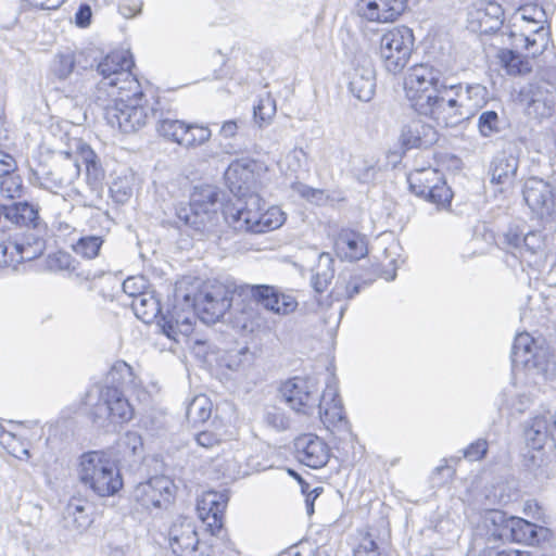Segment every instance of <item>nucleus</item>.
<instances>
[{
    "instance_id": "14",
    "label": "nucleus",
    "mask_w": 556,
    "mask_h": 556,
    "mask_svg": "<svg viewBox=\"0 0 556 556\" xmlns=\"http://www.w3.org/2000/svg\"><path fill=\"white\" fill-rule=\"evenodd\" d=\"M261 201L257 193H251L244 200L238 198L236 203L227 204L223 208L226 223L237 231L260 233Z\"/></svg>"
},
{
    "instance_id": "46",
    "label": "nucleus",
    "mask_w": 556,
    "mask_h": 556,
    "mask_svg": "<svg viewBox=\"0 0 556 556\" xmlns=\"http://www.w3.org/2000/svg\"><path fill=\"white\" fill-rule=\"evenodd\" d=\"M503 119L494 110H485L478 117L477 127L483 138L498 134L502 130Z\"/></svg>"
},
{
    "instance_id": "4",
    "label": "nucleus",
    "mask_w": 556,
    "mask_h": 556,
    "mask_svg": "<svg viewBox=\"0 0 556 556\" xmlns=\"http://www.w3.org/2000/svg\"><path fill=\"white\" fill-rule=\"evenodd\" d=\"M516 30H509L506 36L510 45L516 48H527V52L536 58L547 49L551 30L545 9L538 3H526L518 8L516 13Z\"/></svg>"
},
{
    "instance_id": "15",
    "label": "nucleus",
    "mask_w": 556,
    "mask_h": 556,
    "mask_svg": "<svg viewBox=\"0 0 556 556\" xmlns=\"http://www.w3.org/2000/svg\"><path fill=\"white\" fill-rule=\"evenodd\" d=\"M35 260V235L23 233L15 236L12 240L0 242V267H12L23 271H31Z\"/></svg>"
},
{
    "instance_id": "26",
    "label": "nucleus",
    "mask_w": 556,
    "mask_h": 556,
    "mask_svg": "<svg viewBox=\"0 0 556 556\" xmlns=\"http://www.w3.org/2000/svg\"><path fill=\"white\" fill-rule=\"evenodd\" d=\"M349 90L359 101L368 102L376 90L375 68L370 62L356 65L349 76Z\"/></svg>"
},
{
    "instance_id": "52",
    "label": "nucleus",
    "mask_w": 556,
    "mask_h": 556,
    "mask_svg": "<svg viewBox=\"0 0 556 556\" xmlns=\"http://www.w3.org/2000/svg\"><path fill=\"white\" fill-rule=\"evenodd\" d=\"M0 443L7 445L9 453L18 459H28L30 452L22 442H20L11 432L0 427Z\"/></svg>"
},
{
    "instance_id": "11",
    "label": "nucleus",
    "mask_w": 556,
    "mask_h": 556,
    "mask_svg": "<svg viewBox=\"0 0 556 556\" xmlns=\"http://www.w3.org/2000/svg\"><path fill=\"white\" fill-rule=\"evenodd\" d=\"M283 402L294 412L313 415L319 402L316 382L307 377H293L283 382L279 389Z\"/></svg>"
},
{
    "instance_id": "35",
    "label": "nucleus",
    "mask_w": 556,
    "mask_h": 556,
    "mask_svg": "<svg viewBox=\"0 0 556 556\" xmlns=\"http://www.w3.org/2000/svg\"><path fill=\"white\" fill-rule=\"evenodd\" d=\"M511 520H514V516H509L503 510L488 511L484 516V523L489 540L510 542Z\"/></svg>"
},
{
    "instance_id": "42",
    "label": "nucleus",
    "mask_w": 556,
    "mask_h": 556,
    "mask_svg": "<svg viewBox=\"0 0 556 556\" xmlns=\"http://www.w3.org/2000/svg\"><path fill=\"white\" fill-rule=\"evenodd\" d=\"M545 237L539 230H529L525 232L519 255L531 263L532 257H541L544 255Z\"/></svg>"
},
{
    "instance_id": "1",
    "label": "nucleus",
    "mask_w": 556,
    "mask_h": 556,
    "mask_svg": "<svg viewBox=\"0 0 556 556\" xmlns=\"http://www.w3.org/2000/svg\"><path fill=\"white\" fill-rule=\"evenodd\" d=\"M134 61L124 52L108 54L97 66L102 76L99 92H105L111 103L104 106V118L112 127L130 134L144 127L159 115V99H147L140 84L130 72Z\"/></svg>"
},
{
    "instance_id": "41",
    "label": "nucleus",
    "mask_w": 556,
    "mask_h": 556,
    "mask_svg": "<svg viewBox=\"0 0 556 556\" xmlns=\"http://www.w3.org/2000/svg\"><path fill=\"white\" fill-rule=\"evenodd\" d=\"M2 215L15 225L35 228V207L28 202L2 205Z\"/></svg>"
},
{
    "instance_id": "60",
    "label": "nucleus",
    "mask_w": 556,
    "mask_h": 556,
    "mask_svg": "<svg viewBox=\"0 0 556 556\" xmlns=\"http://www.w3.org/2000/svg\"><path fill=\"white\" fill-rule=\"evenodd\" d=\"M484 241L486 245H497L498 235H495L485 223H481L475 227L473 242Z\"/></svg>"
},
{
    "instance_id": "24",
    "label": "nucleus",
    "mask_w": 556,
    "mask_h": 556,
    "mask_svg": "<svg viewBox=\"0 0 556 556\" xmlns=\"http://www.w3.org/2000/svg\"><path fill=\"white\" fill-rule=\"evenodd\" d=\"M228 496L224 492L208 491L203 494L198 504L200 517L207 523L212 534L223 527L224 511L227 507Z\"/></svg>"
},
{
    "instance_id": "43",
    "label": "nucleus",
    "mask_w": 556,
    "mask_h": 556,
    "mask_svg": "<svg viewBox=\"0 0 556 556\" xmlns=\"http://www.w3.org/2000/svg\"><path fill=\"white\" fill-rule=\"evenodd\" d=\"M526 228L523 224H509L502 233H498L497 247L519 254Z\"/></svg>"
},
{
    "instance_id": "2",
    "label": "nucleus",
    "mask_w": 556,
    "mask_h": 556,
    "mask_svg": "<svg viewBox=\"0 0 556 556\" xmlns=\"http://www.w3.org/2000/svg\"><path fill=\"white\" fill-rule=\"evenodd\" d=\"M406 98L419 114L444 126H455L451 121L456 102L450 98L451 90L442 80V72L428 63L409 68L404 81Z\"/></svg>"
},
{
    "instance_id": "63",
    "label": "nucleus",
    "mask_w": 556,
    "mask_h": 556,
    "mask_svg": "<svg viewBox=\"0 0 556 556\" xmlns=\"http://www.w3.org/2000/svg\"><path fill=\"white\" fill-rule=\"evenodd\" d=\"M242 125L241 119L225 121L220 126L219 135L226 139L233 138Z\"/></svg>"
},
{
    "instance_id": "29",
    "label": "nucleus",
    "mask_w": 556,
    "mask_h": 556,
    "mask_svg": "<svg viewBox=\"0 0 556 556\" xmlns=\"http://www.w3.org/2000/svg\"><path fill=\"white\" fill-rule=\"evenodd\" d=\"M334 247L339 257L351 262L358 261L368 253L366 238L350 229L339 232Z\"/></svg>"
},
{
    "instance_id": "33",
    "label": "nucleus",
    "mask_w": 556,
    "mask_h": 556,
    "mask_svg": "<svg viewBox=\"0 0 556 556\" xmlns=\"http://www.w3.org/2000/svg\"><path fill=\"white\" fill-rule=\"evenodd\" d=\"M386 538L374 527L358 531V543L353 549L354 556H383Z\"/></svg>"
},
{
    "instance_id": "34",
    "label": "nucleus",
    "mask_w": 556,
    "mask_h": 556,
    "mask_svg": "<svg viewBox=\"0 0 556 556\" xmlns=\"http://www.w3.org/2000/svg\"><path fill=\"white\" fill-rule=\"evenodd\" d=\"M90 506L81 498L73 497L66 504L63 510L65 527L76 531L86 530L92 522L89 513Z\"/></svg>"
},
{
    "instance_id": "20",
    "label": "nucleus",
    "mask_w": 556,
    "mask_h": 556,
    "mask_svg": "<svg viewBox=\"0 0 556 556\" xmlns=\"http://www.w3.org/2000/svg\"><path fill=\"white\" fill-rule=\"evenodd\" d=\"M407 0H358L356 12L369 22L391 23L405 11Z\"/></svg>"
},
{
    "instance_id": "12",
    "label": "nucleus",
    "mask_w": 556,
    "mask_h": 556,
    "mask_svg": "<svg viewBox=\"0 0 556 556\" xmlns=\"http://www.w3.org/2000/svg\"><path fill=\"white\" fill-rule=\"evenodd\" d=\"M176 486L165 476H154L138 483L132 491V500L142 508L167 509L174 502Z\"/></svg>"
},
{
    "instance_id": "28",
    "label": "nucleus",
    "mask_w": 556,
    "mask_h": 556,
    "mask_svg": "<svg viewBox=\"0 0 556 556\" xmlns=\"http://www.w3.org/2000/svg\"><path fill=\"white\" fill-rule=\"evenodd\" d=\"M315 412L320 416L324 424L331 426L348 424L342 401L334 386L327 384L321 396L319 395V402Z\"/></svg>"
},
{
    "instance_id": "19",
    "label": "nucleus",
    "mask_w": 556,
    "mask_h": 556,
    "mask_svg": "<svg viewBox=\"0 0 556 556\" xmlns=\"http://www.w3.org/2000/svg\"><path fill=\"white\" fill-rule=\"evenodd\" d=\"M514 367L543 368L547 362V351L528 333H518L514 340L511 354Z\"/></svg>"
},
{
    "instance_id": "32",
    "label": "nucleus",
    "mask_w": 556,
    "mask_h": 556,
    "mask_svg": "<svg viewBox=\"0 0 556 556\" xmlns=\"http://www.w3.org/2000/svg\"><path fill=\"white\" fill-rule=\"evenodd\" d=\"M554 414L535 416L525 427V439L529 448L544 447L548 437L553 438Z\"/></svg>"
},
{
    "instance_id": "3",
    "label": "nucleus",
    "mask_w": 556,
    "mask_h": 556,
    "mask_svg": "<svg viewBox=\"0 0 556 556\" xmlns=\"http://www.w3.org/2000/svg\"><path fill=\"white\" fill-rule=\"evenodd\" d=\"M132 368L124 361L116 362L105 378V386H93L85 396V404L90 407L92 421L100 427L106 424L129 421L134 409L126 392L135 387Z\"/></svg>"
},
{
    "instance_id": "61",
    "label": "nucleus",
    "mask_w": 556,
    "mask_h": 556,
    "mask_svg": "<svg viewBox=\"0 0 556 556\" xmlns=\"http://www.w3.org/2000/svg\"><path fill=\"white\" fill-rule=\"evenodd\" d=\"M488 452V442L484 439H478L472 442L465 451L464 456L469 460H480Z\"/></svg>"
},
{
    "instance_id": "25",
    "label": "nucleus",
    "mask_w": 556,
    "mask_h": 556,
    "mask_svg": "<svg viewBox=\"0 0 556 556\" xmlns=\"http://www.w3.org/2000/svg\"><path fill=\"white\" fill-rule=\"evenodd\" d=\"M42 267L45 270L50 273H64L70 278H76L78 280H93L100 275L92 273L91 270L80 269L79 263L72 257L71 254L63 251H58L49 254L45 260Z\"/></svg>"
},
{
    "instance_id": "13",
    "label": "nucleus",
    "mask_w": 556,
    "mask_h": 556,
    "mask_svg": "<svg viewBox=\"0 0 556 556\" xmlns=\"http://www.w3.org/2000/svg\"><path fill=\"white\" fill-rule=\"evenodd\" d=\"M37 168V185L52 190L71 186L80 175L77 160L70 154L52 156L49 164H40Z\"/></svg>"
},
{
    "instance_id": "6",
    "label": "nucleus",
    "mask_w": 556,
    "mask_h": 556,
    "mask_svg": "<svg viewBox=\"0 0 556 556\" xmlns=\"http://www.w3.org/2000/svg\"><path fill=\"white\" fill-rule=\"evenodd\" d=\"M220 194L219 189L212 185L194 187L189 204L176 208L177 218L198 232L210 231L218 219Z\"/></svg>"
},
{
    "instance_id": "39",
    "label": "nucleus",
    "mask_w": 556,
    "mask_h": 556,
    "mask_svg": "<svg viewBox=\"0 0 556 556\" xmlns=\"http://www.w3.org/2000/svg\"><path fill=\"white\" fill-rule=\"evenodd\" d=\"M135 315L146 324L152 323L161 314L160 301L151 293L143 292L131 302Z\"/></svg>"
},
{
    "instance_id": "27",
    "label": "nucleus",
    "mask_w": 556,
    "mask_h": 556,
    "mask_svg": "<svg viewBox=\"0 0 556 556\" xmlns=\"http://www.w3.org/2000/svg\"><path fill=\"white\" fill-rule=\"evenodd\" d=\"M437 139L433 127L420 121H412L402 127L399 140L404 150H410L429 148Z\"/></svg>"
},
{
    "instance_id": "44",
    "label": "nucleus",
    "mask_w": 556,
    "mask_h": 556,
    "mask_svg": "<svg viewBox=\"0 0 556 556\" xmlns=\"http://www.w3.org/2000/svg\"><path fill=\"white\" fill-rule=\"evenodd\" d=\"M211 414L212 402L204 394L194 396L186 409V417L193 425L205 422L211 417Z\"/></svg>"
},
{
    "instance_id": "49",
    "label": "nucleus",
    "mask_w": 556,
    "mask_h": 556,
    "mask_svg": "<svg viewBox=\"0 0 556 556\" xmlns=\"http://www.w3.org/2000/svg\"><path fill=\"white\" fill-rule=\"evenodd\" d=\"M103 244V240L99 236H86L77 240L76 243L72 244L74 252L81 255L85 258H94Z\"/></svg>"
},
{
    "instance_id": "62",
    "label": "nucleus",
    "mask_w": 556,
    "mask_h": 556,
    "mask_svg": "<svg viewBox=\"0 0 556 556\" xmlns=\"http://www.w3.org/2000/svg\"><path fill=\"white\" fill-rule=\"evenodd\" d=\"M478 556H532L530 552L519 549H500L494 546H486Z\"/></svg>"
},
{
    "instance_id": "64",
    "label": "nucleus",
    "mask_w": 556,
    "mask_h": 556,
    "mask_svg": "<svg viewBox=\"0 0 556 556\" xmlns=\"http://www.w3.org/2000/svg\"><path fill=\"white\" fill-rule=\"evenodd\" d=\"M291 189L299 193L302 198L311 200L314 199L316 195H321V190L314 189L303 182L294 181L291 184Z\"/></svg>"
},
{
    "instance_id": "58",
    "label": "nucleus",
    "mask_w": 556,
    "mask_h": 556,
    "mask_svg": "<svg viewBox=\"0 0 556 556\" xmlns=\"http://www.w3.org/2000/svg\"><path fill=\"white\" fill-rule=\"evenodd\" d=\"M422 198L431 203L444 205L445 203H450L452 193L442 179L434 187L426 191V194Z\"/></svg>"
},
{
    "instance_id": "30",
    "label": "nucleus",
    "mask_w": 556,
    "mask_h": 556,
    "mask_svg": "<svg viewBox=\"0 0 556 556\" xmlns=\"http://www.w3.org/2000/svg\"><path fill=\"white\" fill-rule=\"evenodd\" d=\"M551 536V530L545 527L532 523L523 518L514 516L511 520L510 542L527 545H538Z\"/></svg>"
},
{
    "instance_id": "23",
    "label": "nucleus",
    "mask_w": 556,
    "mask_h": 556,
    "mask_svg": "<svg viewBox=\"0 0 556 556\" xmlns=\"http://www.w3.org/2000/svg\"><path fill=\"white\" fill-rule=\"evenodd\" d=\"M503 10L497 3L479 7L468 13V28L480 35L496 34L503 26Z\"/></svg>"
},
{
    "instance_id": "51",
    "label": "nucleus",
    "mask_w": 556,
    "mask_h": 556,
    "mask_svg": "<svg viewBox=\"0 0 556 556\" xmlns=\"http://www.w3.org/2000/svg\"><path fill=\"white\" fill-rule=\"evenodd\" d=\"M447 89L451 90L450 98L455 100L456 108L455 112H453L451 121H455V125L465 118L466 113H468L467 109V85L463 87L462 84L447 86Z\"/></svg>"
},
{
    "instance_id": "17",
    "label": "nucleus",
    "mask_w": 556,
    "mask_h": 556,
    "mask_svg": "<svg viewBox=\"0 0 556 556\" xmlns=\"http://www.w3.org/2000/svg\"><path fill=\"white\" fill-rule=\"evenodd\" d=\"M522 195L531 212L540 219L551 217L556 211L554 189L541 178L531 177L526 180Z\"/></svg>"
},
{
    "instance_id": "16",
    "label": "nucleus",
    "mask_w": 556,
    "mask_h": 556,
    "mask_svg": "<svg viewBox=\"0 0 556 556\" xmlns=\"http://www.w3.org/2000/svg\"><path fill=\"white\" fill-rule=\"evenodd\" d=\"M262 169V164L254 160H242L232 163L225 173L230 191L240 199L256 193L258 173Z\"/></svg>"
},
{
    "instance_id": "57",
    "label": "nucleus",
    "mask_w": 556,
    "mask_h": 556,
    "mask_svg": "<svg viewBox=\"0 0 556 556\" xmlns=\"http://www.w3.org/2000/svg\"><path fill=\"white\" fill-rule=\"evenodd\" d=\"M110 192L116 203L124 204L131 198L132 187L127 178H118L112 182Z\"/></svg>"
},
{
    "instance_id": "7",
    "label": "nucleus",
    "mask_w": 556,
    "mask_h": 556,
    "mask_svg": "<svg viewBox=\"0 0 556 556\" xmlns=\"http://www.w3.org/2000/svg\"><path fill=\"white\" fill-rule=\"evenodd\" d=\"M235 286L216 283L206 286L194 298L184 295V301L193 306L197 316L205 324H214L231 307L232 302L238 298L235 293Z\"/></svg>"
},
{
    "instance_id": "5",
    "label": "nucleus",
    "mask_w": 556,
    "mask_h": 556,
    "mask_svg": "<svg viewBox=\"0 0 556 556\" xmlns=\"http://www.w3.org/2000/svg\"><path fill=\"white\" fill-rule=\"evenodd\" d=\"M79 480L99 496H112L123 488V479L115 462L101 451L81 455Z\"/></svg>"
},
{
    "instance_id": "18",
    "label": "nucleus",
    "mask_w": 556,
    "mask_h": 556,
    "mask_svg": "<svg viewBox=\"0 0 556 556\" xmlns=\"http://www.w3.org/2000/svg\"><path fill=\"white\" fill-rule=\"evenodd\" d=\"M197 317L193 306L184 301L181 307L175 304L170 311L162 314L157 325L167 338L179 342V337L188 338L192 333Z\"/></svg>"
},
{
    "instance_id": "40",
    "label": "nucleus",
    "mask_w": 556,
    "mask_h": 556,
    "mask_svg": "<svg viewBox=\"0 0 556 556\" xmlns=\"http://www.w3.org/2000/svg\"><path fill=\"white\" fill-rule=\"evenodd\" d=\"M525 466L538 479H548L552 475L551 460L544 447L529 448L525 455Z\"/></svg>"
},
{
    "instance_id": "21",
    "label": "nucleus",
    "mask_w": 556,
    "mask_h": 556,
    "mask_svg": "<svg viewBox=\"0 0 556 556\" xmlns=\"http://www.w3.org/2000/svg\"><path fill=\"white\" fill-rule=\"evenodd\" d=\"M294 452L298 460L307 467L317 469L329 460L327 444L313 433H305L294 440Z\"/></svg>"
},
{
    "instance_id": "31",
    "label": "nucleus",
    "mask_w": 556,
    "mask_h": 556,
    "mask_svg": "<svg viewBox=\"0 0 556 556\" xmlns=\"http://www.w3.org/2000/svg\"><path fill=\"white\" fill-rule=\"evenodd\" d=\"M519 166L518 157L507 151L498 152L492 160L489 174L491 182L496 185H510Z\"/></svg>"
},
{
    "instance_id": "38",
    "label": "nucleus",
    "mask_w": 556,
    "mask_h": 556,
    "mask_svg": "<svg viewBox=\"0 0 556 556\" xmlns=\"http://www.w3.org/2000/svg\"><path fill=\"white\" fill-rule=\"evenodd\" d=\"M441 180L442 176L440 172L431 167L415 169L407 176L409 189L417 197H424L426 191L434 187Z\"/></svg>"
},
{
    "instance_id": "37",
    "label": "nucleus",
    "mask_w": 556,
    "mask_h": 556,
    "mask_svg": "<svg viewBox=\"0 0 556 556\" xmlns=\"http://www.w3.org/2000/svg\"><path fill=\"white\" fill-rule=\"evenodd\" d=\"M156 131L164 139L175 142L181 147H184V140L186 136V130L188 129L186 122L175 119L168 116H165L164 112L160 111L156 117Z\"/></svg>"
},
{
    "instance_id": "50",
    "label": "nucleus",
    "mask_w": 556,
    "mask_h": 556,
    "mask_svg": "<svg viewBox=\"0 0 556 556\" xmlns=\"http://www.w3.org/2000/svg\"><path fill=\"white\" fill-rule=\"evenodd\" d=\"M188 129L184 140L185 148H195L207 142L212 131L207 126L198 124H187Z\"/></svg>"
},
{
    "instance_id": "45",
    "label": "nucleus",
    "mask_w": 556,
    "mask_h": 556,
    "mask_svg": "<svg viewBox=\"0 0 556 556\" xmlns=\"http://www.w3.org/2000/svg\"><path fill=\"white\" fill-rule=\"evenodd\" d=\"M117 448L123 457H132L136 463L143 454L142 438L138 432L128 431L119 439Z\"/></svg>"
},
{
    "instance_id": "47",
    "label": "nucleus",
    "mask_w": 556,
    "mask_h": 556,
    "mask_svg": "<svg viewBox=\"0 0 556 556\" xmlns=\"http://www.w3.org/2000/svg\"><path fill=\"white\" fill-rule=\"evenodd\" d=\"M528 109L541 116H548L552 114L554 102L548 97L544 96L539 87L530 86L529 88Z\"/></svg>"
},
{
    "instance_id": "54",
    "label": "nucleus",
    "mask_w": 556,
    "mask_h": 556,
    "mask_svg": "<svg viewBox=\"0 0 556 556\" xmlns=\"http://www.w3.org/2000/svg\"><path fill=\"white\" fill-rule=\"evenodd\" d=\"M22 190V179L15 174V172H11L8 175L1 176L0 178V193L8 198L14 199L20 197Z\"/></svg>"
},
{
    "instance_id": "10",
    "label": "nucleus",
    "mask_w": 556,
    "mask_h": 556,
    "mask_svg": "<svg viewBox=\"0 0 556 556\" xmlns=\"http://www.w3.org/2000/svg\"><path fill=\"white\" fill-rule=\"evenodd\" d=\"M168 543L176 556H210L211 547L199 539L191 518L178 517L168 529Z\"/></svg>"
},
{
    "instance_id": "36",
    "label": "nucleus",
    "mask_w": 556,
    "mask_h": 556,
    "mask_svg": "<svg viewBox=\"0 0 556 556\" xmlns=\"http://www.w3.org/2000/svg\"><path fill=\"white\" fill-rule=\"evenodd\" d=\"M334 260L328 252H323L318 256V262L313 269L311 285L317 293H323L327 290L334 277L333 268Z\"/></svg>"
},
{
    "instance_id": "8",
    "label": "nucleus",
    "mask_w": 556,
    "mask_h": 556,
    "mask_svg": "<svg viewBox=\"0 0 556 556\" xmlns=\"http://www.w3.org/2000/svg\"><path fill=\"white\" fill-rule=\"evenodd\" d=\"M235 293L243 301L249 300L243 309L247 318L252 317V303L261 304L267 311L278 315H287L295 311L298 302L294 296L280 292L276 287L269 285H247L235 286Z\"/></svg>"
},
{
    "instance_id": "56",
    "label": "nucleus",
    "mask_w": 556,
    "mask_h": 556,
    "mask_svg": "<svg viewBox=\"0 0 556 556\" xmlns=\"http://www.w3.org/2000/svg\"><path fill=\"white\" fill-rule=\"evenodd\" d=\"M467 109H481L488 101V89L480 84L467 85Z\"/></svg>"
},
{
    "instance_id": "9",
    "label": "nucleus",
    "mask_w": 556,
    "mask_h": 556,
    "mask_svg": "<svg viewBox=\"0 0 556 556\" xmlns=\"http://www.w3.org/2000/svg\"><path fill=\"white\" fill-rule=\"evenodd\" d=\"M413 30L406 26L394 27L380 38L379 55L384 68L397 74L407 65L414 48Z\"/></svg>"
},
{
    "instance_id": "53",
    "label": "nucleus",
    "mask_w": 556,
    "mask_h": 556,
    "mask_svg": "<svg viewBox=\"0 0 556 556\" xmlns=\"http://www.w3.org/2000/svg\"><path fill=\"white\" fill-rule=\"evenodd\" d=\"M285 223V214L278 207H270L267 211H261L260 233L279 228Z\"/></svg>"
},
{
    "instance_id": "55",
    "label": "nucleus",
    "mask_w": 556,
    "mask_h": 556,
    "mask_svg": "<svg viewBox=\"0 0 556 556\" xmlns=\"http://www.w3.org/2000/svg\"><path fill=\"white\" fill-rule=\"evenodd\" d=\"M352 173L359 182H368L375 177V163L370 160L355 157L352 161Z\"/></svg>"
},
{
    "instance_id": "48",
    "label": "nucleus",
    "mask_w": 556,
    "mask_h": 556,
    "mask_svg": "<svg viewBox=\"0 0 556 556\" xmlns=\"http://www.w3.org/2000/svg\"><path fill=\"white\" fill-rule=\"evenodd\" d=\"M76 60L73 52H60L51 62V73L59 79H66L73 72Z\"/></svg>"
},
{
    "instance_id": "59",
    "label": "nucleus",
    "mask_w": 556,
    "mask_h": 556,
    "mask_svg": "<svg viewBox=\"0 0 556 556\" xmlns=\"http://www.w3.org/2000/svg\"><path fill=\"white\" fill-rule=\"evenodd\" d=\"M265 424L276 431H283L289 428L290 420L279 408L273 407L264 415Z\"/></svg>"
},
{
    "instance_id": "22",
    "label": "nucleus",
    "mask_w": 556,
    "mask_h": 556,
    "mask_svg": "<svg viewBox=\"0 0 556 556\" xmlns=\"http://www.w3.org/2000/svg\"><path fill=\"white\" fill-rule=\"evenodd\" d=\"M507 31L502 30L500 34H496L495 40L502 45H506L508 47H502L497 50L496 58L501 66L506 71V73L510 76L523 75L531 72V65L529 62V56H531L527 52V48H516L509 43L506 36Z\"/></svg>"
}]
</instances>
